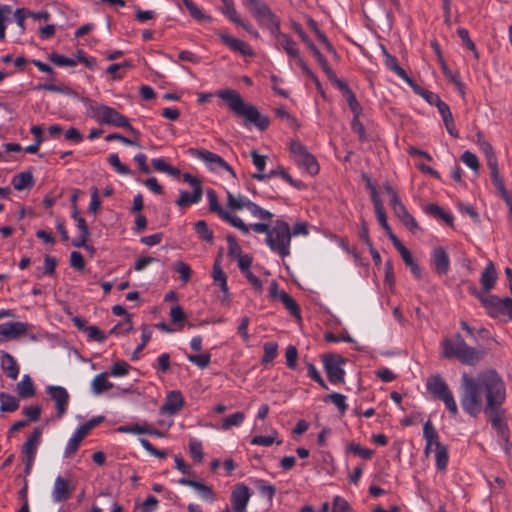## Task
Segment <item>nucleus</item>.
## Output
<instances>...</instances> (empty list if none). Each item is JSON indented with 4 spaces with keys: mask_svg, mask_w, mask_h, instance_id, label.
<instances>
[{
    "mask_svg": "<svg viewBox=\"0 0 512 512\" xmlns=\"http://www.w3.org/2000/svg\"><path fill=\"white\" fill-rule=\"evenodd\" d=\"M460 403L463 410L472 417H477L484 411L482 396L486 404L492 400H505L506 389L499 374L494 370L480 373L476 378L464 373L461 378Z\"/></svg>",
    "mask_w": 512,
    "mask_h": 512,
    "instance_id": "f257e3e1",
    "label": "nucleus"
},
{
    "mask_svg": "<svg viewBox=\"0 0 512 512\" xmlns=\"http://www.w3.org/2000/svg\"><path fill=\"white\" fill-rule=\"evenodd\" d=\"M217 96L226 103L236 116L244 118L246 124H253L261 131L268 128L269 118L260 114L255 106L247 104L237 91L232 89L220 90Z\"/></svg>",
    "mask_w": 512,
    "mask_h": 512,
    "instance_id": "f03ea898",
    "label": "nucleus"
},
{
    "mask_svg": "<svg viewBox=\"0 0 512 512\" xmlns=\"http://www.w3.org/2000/svg\"><path fill=\"white\" fill-rule=\"evenodd\" d=\"M442 355L446 359L456 358L462 364L473 366L483 357V352L468 346L465 341L454 343L452 339L445 338L442 341Z\"/></svg>",
    "mask_w": 512,
    "mask_h": 512,
    "instance_id": "7ed1b4c3",
    "label": "nucleus"
},
{
    "mask_svg": "<svg viewBox=\"0 0 512 512\" xmlns=\"http://www.w3.org/2000/svg\"><path fill=\"white\" fill-rule=\"evenodd\" d=\"M291 231L287 222L276 220L266 237V244L281 258L290 255Z\"/></svg>",
    "mask_w": 512,
    "mask_h": 512,
    "instance_id": "20e7f679",
    "label": "nucleus"
},
{
    "mask_svg": "<svg viewBox=\"0 0 512 512\" xmlns=\"http://www.w3.org/2000/svg\"><path fill=\"white\" fill-rule=\"evenodd\" d=\"M91 111L93 117H95L98 122L115 127H121L127 129L136 136L139 135V132L130 125L129 120L114 108L100 104L95 105L94 107L91 106Z\"/></svg>",
    "mask_w": 512,
    "mask_h": 512,
    "instance_id": "39448f33",
    "label": "nucleus"
},
{
    "mask_svg": "<svg viewBox=\"0 0 512 512\" xmlns=\"http://www.w3.org/2000/svg\"><path fill=\"white\" fill-rule=\"evenodd\" d=\"M246 5L260 25L265 26L271 33L278 32L280 20L264 2L261 0H247Z\"/></svg>",
    "mask_w": 512,
    "mask_h": 512,
    "instance_id": "423d86ee",
    "label": "nucleus"
},
{
    "mask_svg": "<svg viewBox=\"0 0 512 512\" xmlns=\"http://www.w3.org/2000/svg\"><path fill=\"white\" fill-rule=\"evenodd\" d=\"M427 390L436 398L442 400L451 415L456 416L458 407L446 382L441 376L435 375L427 381Z\"/></svg>",
    "mask_w": 512,
    "mask_h": 512,
    "instance_id": "0eeeda50",
    "label": "nucleus"
},
{
    "mask_svg": "<svg viewBox=\"0 0 512 512\" xmlns=\"http://www.w3.org/2000/svg\"><path fill=\"white\" fill-rule=\"evenodd\" d=\"M347 359L336 353H326L322 356V363L328 380L332 384H343L345 382V371L343 366Z\"/></svg>",
    "mask_w": 512,
    "mask_h": 512,
    "instance_id": "6e6552de",
    "label": "nucleus"
},
{
    "mask_svg": "<svg viewBox=\"0 0 512 512\" xmlns=\"http://www.w3.org/2000/svg\"><path fill=\"white\" fill-rule=\"evenodd\" d=\"M473 293L480 299L483 306L488 310V313L492 316L499 314H508L512 317V299L509 297L499 298L491 294H480L475 289Z\"/></svg>",
    "mask_w": 512,
    "mask_h": 512,
    "instance_id": "1a4fd4ad",
    "label": "nucleus"
},
{
    "mask_svg": "<svg viewBox=\"0 0 512 512\" xmlns=\"http://www.w3.org/2000/svg\"><path fill=\"white\" fill-rule=\"evenodd\" d=\"M207 198L209 201V211L212 213H216L222 220L228 222L232 226L238 228L242 233L248 234L249 228L242 219L237 216L230 215L227 211H225L218 201V196L213 189L207 190Z\"/></svg>",
    "mask_w": 512,
    "mask_h": 512,
    "instance_id": "9d476101",
    "label": "nucleus"
},
{
    "mask_svg": "<svg viewBox=\"0 0 512 512\" xmlns=\"http://www.w3.org/2000/svg\"><path fill=\"white\" fill-rule=\"evenodd\" d=\"M290 151L298 166L303 167L310 175L318 174L319 164L316 158L307 151L304 145L298 141H292L290 144Z\"/></svg>",
    "mask_w": 512,
    "mask_h": 512,
    "instance_id": "9b49d317",
    "label": "nucleus"
},
{
    "mask_svg": "<svg viewBox=\"0 0 512 512\" xmlns=\"http://www.w3.org/2000/svg\"><path fill=\"white\" fill-rule=\"evenodd\" d=\"M504 401L505 400H492V398H490L489 403L484 406V413L488 416L492 427L497 431L498 435L505 441H508L507 427L502 423L504 413L502 404Z\"/></svg>",
    "mask_w": 512,
    "mask_h": 512,
    "instance_id": "f8f14e48",
    "label": "nucleus"
},
{
    "mask_svg": "<svg viewBox=\"0 0 512 512\" xmlns=\"http://www.w3.org/2000/svg\"><path fill=\"white\" fill-rule=\"evenodd\" d=\"M104 417L98 416L90 419L86 423L82 424L75 432V434L70 438L67 447L64 452V456L66 458H70L73 456L78 448L82 440L89 434V432L97 426L99 423L103 421Z\"/></svg>",
    "mask_w": 512,
    "mask_h": 512,
    "instance_id": "ddd939ff",
    "label": "nucleus"
},
{
    "mask_svg": "<svg viewBox=\"0 0 512 512\" xmlns=\"http://www.w3.org/2000/svg\"><path fill=\"white\" fill-rule=\"evenodd\" d=\"M42 428L35 427L31 432L30 436L27 438L25 443L22 446L21 453L23 455V459L25 461V469L24 472L28 475L31 472L33 462L35 460L36 452L38 445L40 443V439L42 436Z\"/></svg>",
    "mask_w": 512,
    "mask_h": 512,
    "instance_id": "4468645a",
    "label": "nucleus"
},
{
    "mask_svg": "<svg viewBox=\"0 0 512 512\" xmlns=\"http://www.w3.org/2000/svg\"><path fill=\"white\" fill-rule=\"evenodd\" d=\"M182 176L184 182L189 183L193 187V192L189 193L188 191H181L178 199L176 200V205L179 207H186L190 204L198 203L203 196L201 181L189 173H184Z\"/></svg>",
    "mask_w": 512,
    "mask_h": 512,
    "instance_id": "2eb2a0df",
    "label": "nucleus"
},
{
    "mask_svg": "<svg viewBox=\"0 0 512 512\" xmlns=\"http://www.w3.org/2000/svg\"><path fill=\"white\" fill-rule=\"evenodd\" d=\"M250 497L251 493L248 486L243 483L236 484L230 496L233 512H246Z\"/></svg>",
    "mask_w": 512,
    "mask_h": 512,
    "instance_id": "dca6fc26",
    "label": "nucleus"
},
{
    "mask_svg": "<svg viewBox=\"0 0 512 512\" xmlns=\"http://www.w3.org/2000/svg\"><path fill=\"white\" fill-rule=\"evenodd\" d=\"M47 393L56 403L57 417L61 418L67 410L69 394L65 388L61 386H49Z\"/></svg>",
    "mask_w": 512,
    "mask_h": 512,
    "instance_id": "f3484780",
    "label": "nucleus"
},
{
    "mask_svg": "<svg viewBox=\"0 0 512 512\" xmlns=\"http://www.w3.org/2000/svg\"><path fill=\"white\" fill-rule=\"evenodd\" d=\"M184 406V398L180 391H171L165 398L164 404L160 407L161 414L174 415Z\"/></svg>",
    "mask_w": 512,
    "mask_h": 512,
    "instance_id": "a211bd4d",
    "label": "nucleus"
},
{
    "mask_svg": "<svg viewBox=\"0 0 512 512\" xmlns=\"http://www.w3.org/2000/svg\"><path fill=\"white\" fill-rule=\"evenodd\" d=\"M73 490L74 486L71 484L70 480L63 478L62 476H57L52 492L53 500L55 502L66 501L71 497Z\"/></svg>",
    "mask_w": 512,
    "mask_h": 512,
    "instance_id": "6ab92c4d",
    "label": "nucleus"
},
{
    "mask_svg": "<svg viewBox=\"0 0 512 512\" xmlns=\"http://www.w3.org/2000/svg\"><path fill=\"white\" fill-rule=\"evenodd\" d=\"M218 36L222 42L228 46L231 50L240 53L243 56H252L253 51L250 46L242 40H239L233 36L225 33H219Z\"/></svg>",
    "mask_w": 512,
    "mask_h": 512,
    "instance_id": "aec40b11",
    "label": "nucleus"
},
{
    "mask_svg": "<svg viewBox=\"0 0 512 512\" xmlns=\"http://www.w3.org/2000/svg\"><path fill=\"white\" fill-rule=\"evenodd\" d=\"M432 262L438 274L445 275L450 267V260L446 250L439 246L433 250Z\"/></svg>",
    "mask_w": 512,
    "mask_h": 512,
    "instance_id": "412c9836",
    "label": "nucleus"
},
{
    "mask_svg": "<svg viewBox=\"0 0 512 512\" xmlns=\"http://www.w3.org/2000/svg\"><path fill=\"white\" fill-rule=\"evenodd\" d=\"M28 324L23 322H7L0 324V335L7 339H14L27 332Z\"/></svg>",
    "mask_w": 512,
    "mask_h": 512,
    "instance_id": "4be33fe9",
    "label": "nucleus"
},
{
    "mask_svg": "<svg viewBox=\"0 0 512 512\" xmlns=\"http://www.w3.org/2000/svg\"><path fill=\"white\" fill-rule=\"evenodd\" d=\"M276 175H279V177H282L285 181H287L290 185L296 187L297 189H301L304 187V184L301 181L293 179L291 175L284 171L282 168H279L278 170H272L269 173H254L252 174L251 177L253 179L263 181Z\"/></svg>",
    "mask_w": 512,
    "mask_h": 512,
    "instance_id": "5701e85b",
    "label": "nucleus"
},
{
    "mask_svg": "<svg viewBox=\"0 0 512 512\" xmlns=\"http://www.w3.org/2000/svg\"><path fill=\"white\" fill-rule=\"evenodd\" d=\"M497 272L493 262H488L480 277L481 288L488 293L496 284Z\"/></svg>",
    "mask_w": 512,
    "mask_h": 512,
    "instance_id": "b1692460",
    "label": "nucleus"
},
{
    "mask_svg": "<svg viewBox=\"0 0 512 512\" xmlns=\"http://www.w3.org/2000/svg\"><path fill=\"white\" fill-rule=\"evenodd\" d=\"M382 50L385 56V64L387 68H389L396 75L402 78L407 84H411L413 79L406 73V71L402 67L399 66L397 58L391 55L384 46H382Z\"/></svg>",
    "mask_w": 512,
    "mask_h": 512,
    "instance_id": "393cba45",
    "label": "nucleus"
},
{
    "mask_svg": "<svg viewBox=\"0 0 512 512\" xmlns=\"http://www.w3.org/2000/svg\"><path fill=\"white\" fill-rule=\"evenodd\" d=\"M1 368L7 377L16 380L19 375V366L12 355L1 352Z\"/></svg>",
    "mask_w": 512,
    "mask_h": 512,
    "instance_id": "a878e982",
    "label": "nucleus"
},
{
    "mask_svg": "<svg viewBox=\"0 0 512 512\" xmlns=\"http://www.w3.org/2000/svg\"><path fill=\"white\" fill-rule=\"evenodd\" d=\"M212 278L214 283L219 285L221 291L223 292V301L228 300L229 289L227 286V275L222 270L218 261H216L213 265Z\"/></svg>",
    "mask_w": 512,
    "mask_h": 512,
    "instance_id": "bb28decb",
    "label": "nucleus"
},
{
    "mask_svg": "<svg viewBox=\"0 0 512 512\" xmlns=\"http://www.w3.org/2000/svg\"><path fill=\"white\" fill-rule=\"evenodd\" d=\"M178 483L181 485L190 486L199 491L201 496L208 501L214 500V492L210 486H207L204 483L198 482L196 480L188 479V478H180Z\"/></svg>",
    "mask_w": 512,
    "mask_h": 512,
    "instance_id": "cd10ccee",
    "label": "nucleus"
},
{
    "mask_svg": "<svg viewBox=\"0 0 512 512\" xmlns=\"http://www.w3.org/2000/svg\"><path fill=\"white\" fill-rule=\"evenodd\" d=\"M273 34L276 35L278 44L290 57H298L299 50L297 48V44L288 34L281 33L279 30Z\"/></svg>",
    "mask_w": 512,
    "mask_h": 512,
    "instance_id": "c85d7f7f",
    "label": "nucleus"
},
{
    "mask_svg": "<svg viewBox=\"0 0 512 512\" xmlns=\"http://www.w3.org/2000/svg\"><path fill=\"white\" fill-rule=\"evenodd\" d=\"M11 183L15 190L22 191L34 185V177L30 171L20 172L12 178Z\"/></svg>",
    "mask_w": 512,
    "mask_h": 512,
    "instance_id": "c756f323",
    "label": "nucleus"
},
{
    "mask_svg": "<svg viewBox=\"0 0 512 512\" xmlns=\"http://www.w3.org/2000/svg\"><path fill=\"white\" fill-rule=\"evenodd\" d=\"M188 152L192 156L197 157L208 164H216L220 166L221 163H224V159L222 157L205 149L190 148Z\"/></svg>",
    "mask_w": 512,
    "mask_h": 512,
    "instance_id": "7c9ffc66",
    "label": "nucleus"
},
{
    "mask_svg": "<svg viewBox=\"0 0 512 512\" xmlns=\"http://www.w3.org/2000/svg\"><path fill=\"white\" fill-rule=\"evenodd\" d=\"M16 389L21 398H30L36 394L34 383L29 375L23 376V379L17 383Z\"/></svg>",
    "mask_w": 512,
    "mask_h": 512,
    "instance_id": "2f4dec72",
    "label": "nucleus"
},
{
    "mask_svg": "<svg viewBox=\"0 0 512 512\" xmlns=\"http://www.w3.org/2000/svg\"><path fill=\"white\" fill-rule=\"evenodd\" d=\"M408 85L413 89V91L416 94L423 97L430 105H435L436 107H438L440 103L443 102L438 94L422 88L417 83H415L414 80H412V83Z\"/></svg>",
    "mask_w": 512,
    "mask_h": 512,
    "instance_id": "473e14b6",
    "label": "nucleus"
},
{
    "mask_svg": "<svg viewBox=\"0 0 512 512\" xmlns=\"http://www.w3.org/2000/svg\"><path fill=\"white\" fill-rule=\"evenodd\" d=\"M222 12L224 15H226L234 24L241 26L246 31H250V26L247 25L245 22H243L240 17L238 16L236 9L234 7L233 0H228L227 2L223 3Z\"/></svg>",
    "mask_w": 512,
    "mask_h": 512,
    "instance_id": "72a5a7b5",
    "label": "nucleus"
},
{
    "mask_svg": "<svg viewBox=\"0 0 512 512\" xmlns=\"http://www.w3.org/2000/svg\"><path fill=\"white\" fill-rule=\"evenodd\" d=\"M423 437L428 445H435V448L444 446L439 441V435L430 420L426 421L423 426Z\"/></svg>",
    "mask_w": 512,
    "mask_h": 512,
    "instance_id": "f704fd0d",
    "label": "nucleus"
},
{
    "mask_svg": "<svg viewBox=\"0 0 512 512\" xmlns=\"http://www.w3.org/2000/svg\"><path fill=\"white\" fill-rule=\"evenodd\" d=\"M190 16L197 21L210 22L211 16L206 15L192 0H182Z\"/></svg>",
    "mask_w": 512,
    "mask_h": 512,
    "instance_id": "c9c22d12",
    "label": "nucleus"
},
{
    "mask_svg": "<svg viewBox=\"0 0 512 512\" xmlns=\"http://www.w3.org/2000/svg\"><path fill=\"white\" fill-rule=\"evenodd\" d=\"M19 408V400L14 396L6 393H0V411L1 412H14Z\"/></svg>",
    "mask_w": 512,
    "mask_h": 512,
    "instance_id": "e433bc0d",
    "label": "nucleus"
},
{
    "mask_svg": "<svg viewBox=\"0 0 512 512\" xmlns=\"http://www.w3.org/2000/svg\"><path fill=\"white\" fill-rule=\"evenodd\" d=\"M279 299L291 315L301 319L299 305L287 292L281 291L279 293Z\"/></svg>",
    "mask_w": 512,
    "mask_h": 512,
    "instance_id": "4c0bfd02",
    "label": "nucleus"
},
{
    "mask_svg": "<svg viewBox=\"0 0 512 512\" xmlns=\"http://www.w3.org/2000/svg\"><path fill=\"white\" fill-rule=\"evenodd\" d=\"M113 387V383L107 380V373H100L92 381V390L95 394H100Z\"/></svg>",
    "mask_w": 512,
    "mask_h": 512,
    "instance_id": "58836bf2",
    "label": "nucleus"
},
{
    "mask_svg": "<svg viewBox=\"0 0 512 512\" xmlns=\"http://www.w3.org/2000/svg\"><path fill=\"white\" fill-rule=\"evenodd\" d=\"M151 163L159 172L167 173L173 177H179L181 174L178 168L169 165L163 158L152 159Z\"/></svg>",
    "mask_w": 512,
    "mask_h": 512,
    "instance_id": "ea45409f",
    "label": "nucleus"
},
{
    "mask_svg": "<svg viewBox=\"0 0 512 512\" xmlns=\"http://www.w3.org/2000/svg\"><path fill=\"white\" fill-rule=\"evenodd\" d=\"M255 487L258 489L261 495L267 497V499L271 502L276 494V487L272 484H269L263 479H257L254 481Z\"/></svg>",
    "mask_w": 512,
    "mask_h": 512,
    "instance_id": "a19ab883",
    "label": "nucleus"
},
{
    "mask_svg": "<svg viewBox=\"0 0 512 512\" xmlns=\"http://www.w3.org/2000/svg\"><path fill=\"white\" fill-rule=\"evenodd\" d=\"M194 229L198 234L199 238L211 243L214 239L213 232L209 229L208 224L205 220H199L194 224Z\"/></svg>",
    "mask_w": 512,
    "mask_h": 512,
    "instance_id": "79ce46f5",
    "label": "nucleus"
},
{
    "mask_svg": "<svg viewBox=\"0 0 512 512\" xmlns=\"http://www.w3.org/2000/svg\"><path fill=\"white\" fill-rule=\"evenodd\" d=\"M457 34L458 36L460 37L461 41H462V44L467 48L469 49L470 51L473 52V55L476 59L479 58V53L476 49V46L474 44V42L470 39V36H469V32L466 28H463V27H459L457 29Z\"/></svg>",
    "mask_w": 512,
    "mask_h": 512,
    "instance_id": "37998d69",
    "label": "nucleus"
},
{
    "mask_svg": "<svg viewBox=\"0 0 512 512\" xmlns=\"http://www.w3.org/2000/svg\"><path fill=\"white\" fill-rule=\"evenodd\" d=\"M264 355L262 357L261 363L266 365L272 362L278 353V344L275 342H266L263 346Z\"/></svg>",
    "mask_w": 512,
    "mask_h": 512,
    "instance_id": "c03bdc74",
    "label": "nucleus"
},
{
    "mask_svg": "<svg viewBox=\"0 0 512 512\" xmlns=\"http://www.w3.org/2000/svg\"><path fill=\"white\" fill-rule=\"evenodd\" d=\"M324 401L325 402L330 401L333 404H335L341 414H344L348 408V405L346 404L345 396L340 393H337V392H333V393L327 395L324 398Z\"/></svg>",
    "mask_w": 512,
    "mask_h": 512,
    "instance_id": "a18cd8bd",
    "label": "nucleus"
},
{
    "mask_svg": "<svg viewBox=\"0 0 512 512\" xmlns=\"http://www.w3.org/2000/svg\"><path fill=\"white\" fill-rule=\"evenodd\" d=\"M246 209H248L252 213V215L261 220L270 221L273 217V214L271 212L261 208L252 201H249V203L246 204Z\"/></svg>",
    "mask_w": 512,
    "mask_h": 512,
    "instance_id": "49530a36",
    "label": "nucleus"
},
{
    "mask_svg": "<svg viewBox=\"0 0 512 512\" xmlns=\"http://www.w3.org/2000/svg\"><path fill=\"white\" fill-rule=\"evenodd\" d=\"M374 208H375V213H376V217H377L379 224L384 229L385 233L388 234L389 231H392V229L387 222V215H386L383 203L376 202V204L374 205Z\"/></svg>",
    "mask_w": 512,
    "mask_h": 512,
    "instance_id": "de8ad7c7",
    "label": "nucleus"
},
{
    "mask_svg": "<svg viewBox=\"0 0 512 512\" xmlns=\"http://www.w3.org/2000/svg\"><path fill=\"white\" fill-rule=\"evenodd\" d=\"M343 96L345 97V99L348 103V106H349L350 110L352 111L353 115L360 116V114L362 113V107H361L359 101L357 100L354 92L350 89L346 93H344Z\"/></svg>",
    "mask_w": 512,
    "mask_h": 512,
    "instance_id": "09e8293b",
    "label": "nucleus"
},
{
    "mask_svg": "<svg viewBox=\"0 0 512 512\" xmlns=\"http://www.w3.org/2000/svg\"><path fill=\"white\" fill-rule=\"evenodd\" d=\"M347 450L349 452H352L358 456H360L361 458L363 459H371L372 456L374 455V451L369 449V448H364L362 446H360L359 444L357 443H354V442H351L347 445Z\"/></svg>",
    "mask_w": 512,
    "mask_h": 512,
    "instance_id": "8fccbe9b",
    "label": "nucleus"
},
{
    "mask_svg": "<svg viewBox=\"0 0 512 512\" xmlns=\"http://www.w3.org/2000/svg\"><path fill=\"white\" fill-rule=\"evenodd\" d=\"M448 450L447 447L444 445L442 447H439L436 449V466L438 470L445 471L448 464Z\"/></svg>",
    "mask_w": 512,
    "mask_h": 512,
    "instance_id": "3c124183",
    "label": "nucleus"
},
{
    "mask_svg": "<svg viewBox=\"0 0 512 512\" xmlns=\"http://www.w3.org/2000/svg\"><path fill=\"white\" fill-rule=\"evenodd\" d=\"M250 200L244 198L243 196L235 197L232 193H227V206L234 210H241L246 208V204L249 203Z\"/></svg>",
    "mask_w": 512,
    "mask_h": 512,
    "instance_id": "603ef678",
    "label": "nucleus"
},
{
    "mask_svg": "<svg viewBox=\"0 0 512 512\" xmlns=\"http://www.w3.org/2000/svg\"><path fill=\"white\" fill-rule=\"evenodd\" d=\"M245 419V415L243 412H235L232 415L226 417L223 419L222 422V429L227 430L231 428L232 426H237L243 422Z\"/></svg>",
    "mask_w": 512,
    "mask_h": 512,
    "instance_id": "864d4df0",
    "label": "nucleus"
},
{
    "mask_svg": "<svg viewBox=\"0 0 512 512\" xmlns=\"http://www.w3.org/2000/svg\"><path fill=\"white\" fill-rule=\"evenodd\" d=\"M108 162L116 169L119 174L129 175L132 173L131 169L127 165L121 163L117 154H111L108 157Z\"/></svg>",
    "mask_w": 512,
    "mask_h": 512,
    "instance_id": "5fc2aeb1",
    "label": "nucleus"
},
{
    "mask_svg": "<svg viewBox=\"0 0 512 512\" xmlns=\"http://www.w3.org/2000/svg\"><path fill=\"white\" fill-rule=\"evenodd\" d=\"M306 367H307V374L308 376L314 380L315 382H317L323 389L325 390H328V386L327 384L325 383V381L323 380L322 376L320 375V373L318 372L317 368L315 367L314 364L310 363V362H306Z\"/></svg>",
    "mask_w": 512,
    "mask_h": 512,
    "instance_id": "6e6d98bb",
    "label": "nucleus"
},
{
    "mask_svg": "<svg viewBox=\"0 0 512 512\" xmlns=\"http://www.w3.org/2000/svg\"><path fill=\"white\" fill-rule=\"evenodd\" d=\"M174 270L180 274L183 283H187L191 278V268L183 261H177L174 265Z\"/></svg>",
    "mask_w": 512,
    "mask_h": 512,
    "instance_id": "4d7b16f0",
    "label": "nucleus"
},
{
    "mask_svg": "<svg viewBox=\"0 0 512 512\" xmlns=\"http://www.w3.org/2000/svg\"><path fill=\"white\" fill-rule=\"evenodd\" d=\"M187 359L191 363L197 365L200 368H206L211 361V355L209 353H204V354H199V355L189 354L187 356Z\"/></svg>",
    "mask_w": 512,
    "mask_h": 512,
    "instance_id": "13d9d810",
    "label": "nucleus"
},
{
    "mask_svg": "<svg viewBox=\"0 0 512 512\" xmlns=\"http://www.w3.org/2000/svg\"><path fill=\"white\" fill-rule=\"evenodd\" d=\"M228 242V255L237 258L242 255V250L238 241L234 235H227L226 237Z\"/></svg>",
    "mask_w": 512,
    "mask_h": 512,
    "instance_id": "bf43d9fd",
    "label": "nucleus"
},
{
    "mask_svg": "<svg viewBox=\"0 0 512 512\" xmlns=\"http://www.w3.org/2000/svg\"><path fill=\"white\" fill-rule=\"evenodd\" d=\"M170 318L173 324L182 327L186 318L183 308L180 305L172 307L170 310Z\"/></svg>",
    "mask_w": 512,
    "mask_h": 512,
    "instance_id": "052dcab7",
    "label": "nucleus"
},
{
    "mask_svg": "<svg viewBox=\"0 0 512 512\" xmlns=\"http://www.w3.org/2000/svg\"><path fill=\"white\" fill-rule=\"evenodd\" d=\"M286 364L288 368L295 369L297 366L298 351L295 346L289 345L285 351Z\"/></svg>",
    "mask_w": 512,
    "mask_h": 512,
    "instance_id": "680f3d73",
    "label": "nucleus"
},
{
    "mask_svg": "<svg viewBox=\"0 0 512 512\" xmlns=\"http://www.w3.org/2000/svg\"><path fill=\"white\" fill-rule=\"evenodd\" d=\"M461 160L468 166L470 167L472 170L474 171H478L479 168H480V163L478 161V158L477 156L470 152V151H465L462 155H461Z\"/></svg>",
    "mask_w": 512,
    "mask_h": 512,
    "instance_id": "e2e57ef3",
    "label": "nucleus"
},
{
    "mask_svg": "<svg viewBox=\"0 0 512 512\" xmlns=\"http://www.w3.org/2000/svg\"><path fill=\"white\" fill-rule=\"evenodd\" d=\"M130 365L125 361H116L112 364L110 373L112 376H125L129 372Z\"/></svg>",
    "mask_w": 512,
    "mask_h": 512,
    "instance_id": "0e129e2a",
    "label": "nucleus"
},
{
    "mask_svg": "<svg viewBox=\"0 0 512 512\" xmlns=\"http://www.w3.org/2000/svg\"><path fill=\"white\" fill-rule=\"evenodd\" d=\"M90 340L97 341L99 343L106 340V335L97 326H88L85 331Z\"/></svg>",
    "mask_w": 512,
    "mask_h": 512,
    "instance_id": "69168bd1",
    "label": "nucleus"
},
{
    "mask_svg": "<svg viewBox=\"0 0 512 512\" xmlns=\"http://www.w3.org/2000/svg\"><path fill=\"white\" fill-rule=\"evenodd\" d=\"M23 414L27 417L28 421L35 422L40 418L41 407L38 405L26 406L23 408Z\"/></svg>",
    "mask_w": 512,
    "mask_h": 512,
    "instance_id": "338daca9",
    "label": "nucleus"
},
{
    "mask_svg": "<svg viewBox=\"0 0 512 512\" xmlns=\"http://www.w3.org/2000/svg\"><path fill=\"white\" fill-rule=\"evenodd\" d=\"M332 512H350V505L340 496H336L333 501Z\"/></svg>",
    "mask_w": 512,
    "mask_h": 512,
    "instance_id": "774afa93",
    "label": "nucleus"
}]
</instances>
